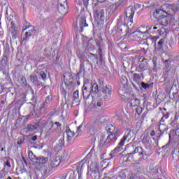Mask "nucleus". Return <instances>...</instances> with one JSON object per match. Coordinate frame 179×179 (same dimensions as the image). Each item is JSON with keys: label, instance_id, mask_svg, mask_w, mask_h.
Returning a JSON list of instances; mask_svg holds the SVG:
<instances>
[{"label": "nucleus", "instance_id": "f257e3e1", "mask_svg": "<svg viewBox=\"0 0 179 179\" xmlns=\"http://www.w3.org/2000/svg\"><path fill=\"white\" fill-rule=\"evenodd\" d=\"M134 15H135V8L134 6H129L126 10L124 24H127V26H132V23L134 22Z\"/></svg>", "mask_w": 179, "mask_h": 179}, {"label": "nucleus", "instance_id": "f03ea898", "mask_svg": "<svg viewBox=\"0 0 179 179\" xmlns=\"http://www.w3.org/2000/svg\"><path fill=\"white\" fill-rule=\"evenodd\" d=\"M108 131H110V134L108 136L106 142L108 143V142H115L117 139H118V136H120V130L115 128L114 126L108 128Z\"/></svg>", "mask_w": 179, "mask_h": 179}, {"label": "nucleus", "instance_id": "7ed1b4c3", "mask_svg": "<svg viewBox=\"0 0 179 179\" xmlns=\"http://www.w3.org/2000/svg\"><path fill=\"white\" fill-rule=\"evenodd\" d=\"M97 124H96V122H92L90 125V131L89 134L92 137V141L94 142L96 139H99V136H100V131L97 129Z\"/></svg>", "mask_w": 179, "mask_h": 179}, {"label": "nucleus", "instance_id": "20e7f679", "mask_svg": "<svg viewBox=\"0 0 179 179\" xmlns=\"http://www.w3.org/2000/svg\"><path fill=\"white\" fill-rule=\"evenodd\" d=\"M164 6L166 16H174L179 9L178 5L166 4Z\"/></svg>", "mask_w": 179, "mask_h": 179}, {"label": "nucleus", "instance_id": "39448f33", "mask_svg": "<svg viewBox=\"0 0 179 179\" xmlns=\"http://www.w3.org/2000/svg\"><path fill=\"white\" fill-rule=\"evenodd\" d=\"M90 170L91 171V176H92L94 179H100V171L99 170V166H97V164H91L90 166Z\"/></svg>", "mask_w": 179, "mask_h": 179}, {"label": "nucleus", "instance_id": "423d86ee", "mask_svg": "<svg viewBox=\"0 0 179 179\" xmlns=\"http://www.w3.org/2000/svg\"><path fill=\"white\" fill-rule=\"evenodd\" d=\"M94 17L96 22H103L104 20V10H96L94 13Z\"/></svg>", "mask_w": 179, "mask_h": 179}, {"label": "nucleus", "instance_id": "0eeeda50", "mask_svg": "<svg viewBox=\"0 0 179 179\" xmlns=\"http://www.w3.org/2000/svg\"><path fill=\"white\" fill-rule=\"evenodd\" d=\"M166 11L163 10L162 9H157L153 13V16L155 17V19H162V17H167V15H166Z\"/></svg>", "mask_w": 179, "mask_h": 179}, {"label": "nucleus", "instance_id": "6e6552de", "mask_svg": "<svg viewBox=\"0 0 179 179\" xmlns=\"http://www.w3.org/2000/svg\"><path fill=\"white\" fill-rule=\"evenodd\" d=\"M103 104V102L100 99V98H92V103H90V108H97V107H101V105Z\"/></svg>", "mask_w": 179, "mask_h": 179}, {"label": "nucleus", "instance_id": "1a4fd4ad", "mask_svg": "<svg viewBox=\"0 0 179 179\" xmlns=\"http://www.w3.org/2000/svg\"><path fill=\"white\" fill-rule=\"evenodd\" d=\"M58 11L60 15H66L68 13V3H58Z\"/></svg>", "mask_w": 179, "mask_h": 179}, {"label": "nucleus", "instance_id": "9d476101", "mask_svg": "<svg viewBox=\"0 0 179 179\" xmlns=\"http://www.w3.org/2000/svg\"><path fill=\"white\" fill-rule=\"evenodd\" d=\"M135 136V134H134L131 131H127L125 132L123 138L121 139L122 141H123L124 143L125 142H129L132 138Z\"/></svg>", "mask_w": 179, "mask_h": 179}, {"label": "nucleus", "instance_id": "9b49d317", "mask_svg": "<svg viewBox=\"0 0 179 179\" xmlns=\"http://www.w3.org/2000/svg\"><path fill=\"white\" fill-rule=\"evenodd\" d=\"M125 145V143L120 141V143L117 145V146L110 152V156L113 157L117 153L119 152H121V150L122 149V147Z\"/></svg>", "mask_w": 179, "mask_h": 179}, {"label": "nucleus", "instance_id": "f8f14e48", "mask_svg": "<svg viewBox=\"0 0 179 179\" xmlns=\"http://www.w3.org/2000/svg\"><path fill=\"white\" fill-rule=\"evenodd\" d=\"M90 88L91 94H92V96H96V94H97L100 91V90L99 89V85L96 83L91 85Z\"/></svg>", "mask_w": 179, "mask_h": 179}, {"label": "nucleus", "instance_id": "ddd939ff", "mask_svg": "<svg viewBox=\"0 0 179 179\" xmlns=\"http://www.w3.org/2000/svg\"><path fill=\"white\" fill-rule=\"evenodd\" d=\"M102 92L103 93V94H105L104 99H108V97H110V96H111V87L106 85L103 88Z\"/></svg>", "mask_w": 179, "mask_h": 179}, {"label": "nucleus", "instance_id": "4468645a", "mask_svg": "<svg viewBox=\"0 0 179 179\" xmlns=\"http://www.w3.org/2000/svg\"><path fill=\"white\" fill-rule=\"evenodd\" d=\"M142 28H139L138 32L142 33V34H145V33H149L150 30H159L160 29V27H153L152 25L148 26L147 29L145 31H142Z\"/></svg>", "mask_w": 179, "mask_h": 179}, {"label": "nucleus", "instance_id": "2eb2a0df", "mask_svg": "<svg viewBox=\"0 0 179 179\" xmlns=\"http://www.w3.org/2000/svg\"><path fill=\"white\" fill-rule=\"evenodd\" d=\"M134 155H137L138 156H146V152L143 151V148L142 147H137L134 149Z\"/></svg>", "mask_w": 179, "mask_h": 179}, {"label": "nucleus", "instance_id": "dca6fc26", "mask_svg": "<svg viewBox=\"0 0 179 179\" xmlns=\"http://www.w3.org/2000/svg\"><path fill=\"white\" fill-rule=\"evenodd\" d=\"M27 29V32L25 33L26 37H30V36H33L34 33H36V29L33 26H29Z\"/></svg>", "mask_w": 179, "mask_h": 179}, {"label": "nucleus", "instance_id": "f3484780", "mask_svg": "<svg viewBox=\"0 0 179 179\" xmlns=\"http://www.w3.org/2000/svg\"><path fill=\"white\" fill-rule=\"evenodd\" d=\"M60 164H61V160H59V159L58 158H56L52 161H51L50 164V167H51L52 169H54L55 167H58V166H59Z\"/></svg>", "mask_w": 179, "mask_h": 179}, {"label": "nucleus", "instance_id": "a211bd4d", "mask_svg": "<svg viewBox=\"0 0 179 179\" xmlns=\"http://www.w3.org/2000/svg\"><path fill=\"white\" fill-rule=\"evenodd\" d=\"M87 89H90V87H83V96L84 99H87V97H89V96H90V94H92L90 90L88 91Z\"/></svg>", "mask_w": 179, "mask_h": 179}, {"label": "nucleus", "instance_id": "6ab92c4d", "mask_svg": "<svg viewBox=\"0 0 179 179\" xmlns=\"http://www.w3.org/2000/svg\"><path fill=\"white\" fill-rule=\"evenodd\" d=\"M128 3V0H118L115 3V8H122V6H125Z\"/></svg>", "mask_w": 179, "mask_h": 179}, {"label": "nucleus", "instance_id": "aec40b11", "mask_svg": "<svg viewBox=\"0 0 179 179\" xmlns=\"http://www.w3.org/2000/svg\"><path fill=\"white\" fill-rule=\"evenodd\" d=\"M67 135V141L68 142H71L72 141L73 136H75V133L71 131V129H67L66 131Z\"/></svg>", "mask_w": 179, "mask_h": 179}, {"label": "nucleus", "instance_id": "412c9836", "mask_svg": "<svg viewBox=\"0 0 179 179\" xmlns=\"http://www.w3.org/2000/svg\"><path fill=\"white\" fill-rule=\"evenodd\" d=\"M89 24L86 23V18L83 17L80 21V27L81 29V31H83V27H87Z\"/></svg>", "mask_w": 179, "mask_h": 179}, {"label": "nucleus", "instance_id": "4be33fe9", "mask_svg": "<svg viewBox=\"0 0 179 179\" xmlns=\"http://www.w3.org/2000/svg\"><path fill=\"white\" fill-rule=\"evenodd\" d=\"M127 156V159L126 162H136V158H135L136 157V155L134 154V152H131Z\"/></svg>", "mask_w": 179, "mask_h": 179}, {"label": "nucleus", "instance_id": "5701e85b", "mask_svg": "<svg viewBox=\"0 0 179 179\" xmlns=\"http://www.w3.org/2000/svg\"><path fill=\"white\" fill-rule=\"evenodd\" d=\"M37 163L39 164H45L47 162H48V158L45 157H40L39 158H36Z\"/></svg>", "mask_w": 179, "mask_h": 179}, {"label": "nucleus", "instance_id": "b1692460", "mask_svg": "<svg viewBox=\"0 0 179 179\" xmlns=\"http://www.w3.org/2000/svg\"><path fill=\"white\" fill-rule=\"evenodd\" d=\"M141 104V101L138 99L134 98L131 100V105L132 107H137Z\"/></svg>", "mask_w": 179, "mask_h": 179}, {"label": "nucleus", "instance_id": "393cba45", "mask_svg": "<svg viewBox=\"0 0 179 179\" xmlns=\"http://www.w3.org/2000/svg\"><path fill=\"white\" fill-rule=\"evenodd\" d=\"M30 80L31 83H34L35 85L36 83H38V78L37 77V75H36L35 73L31 74L30 76Z\"/></svg>", "mask_w": 179, "mask_h": 179}, {"label": "nucleus", "instance_id": "a878e982", "mask_svg": "<svg viewBox=\"0 0 179 179\" xmlns=\"http://www.w3.org/2000/svg\"><path fill=\"white\" fill-rule=\"evenodd\" d=\"M10 33L12 35L13 38H16V35L17 34V31H16V27H11L10 29Z\"/></svg>", "mask_w": 179, "mask_h": 179}, {"label": "nucleus", "instance_id": "bb28decb", "mask_svg": "<svg viewBox=\"0 0 179 179\" xmlns=\"http://www.w3.org/2000/svg\"><path fill=\"white\" fill-rule=\"evenodd\" d=\"M159 22L162 24V26H167L169 24V21L167 20V17H162V18H159Z\"/></svg>", "mask_w": 179, "mask_h": 179}, {"label": "nucleus", "instance_id": "cd10ccee", "mask_svg": "<svg viewBox=\"0 0 179 179\" xmlns=\"http://www.w3.org/2000/svg\"><path fill=\"white\" fill-rule=\"evenodd\" d=\"M164 43H166V39L164 38H161L157 44H158V48L159 50H163V45H164Z\"/></svg>", "mask_w": 179, "mask_h": 179}, {"label": "nucleus", "instance_id": "c85d7f7f", "mask_svg": "<svg viewBox=\"0 0 179 179\" xmlns=\"http://www.w3.org/2000/svg\"><path fill=\"white\" fill-rule=\"evenodd\" d=\"M65 143V140L64 138V136L60 137L59 140V143L57 144V146L60 148L62 149V148L64 147V145Z\"/></svg>", "mask_w": 179, "mask_h": 179}, {"label": "nucleus", "instance_id": "c756f323", "mask_svg": "<svg viewBox=\"0 0 179 179\" xmlns=\"http://www.w3.org/2000/svg\"><path fill=\"white\" fill-rule=\"evenodd\" d=\"M84 167H85V164H83V162H81L77 166V170H78V174L82 173V171H83Z\"/></svg>", "mask_w": 179, "mask_h": 179}, {"label": "nucleus", "instance_id": "7c9ffc66", "mask_svg": "<svg viewBox=\"0 0 179 179\" xmlns=\"http://www.w3.org/2000/svg\"><path fill=\"white\" fill-rule=\"evenodd\" d=\"M28 156H29L30 160H31L32 162H34V160L37 159V157H36V155H34V154H33V151H31V150L29 151Z\"/></svg>", "mask_w": 179, "mask_h": 179}, {"label": "nucleus", "instance_id": "2f4dec72", "mask_svg": "<svg viewBox=\"0 0 179 179\" xmlns=\"http://www.w3.org/2000/svg\"><path fill=\"white\" fill-rule=\"evenodd\" d=\"M157 31L158 34H159V36H163V34L166 33V28L163 27H159V29L157 30Z\"/></svg>", "mask_w": 179, "mask_h": 179}, {"label": "nucleus", "instance_id": "473e14b6", "mask_svg": "<svg viewBox=\"0 0 179 179\" xmlns=\"http://www.w3.org/2000/svg\"><path fill=\"white\" fill-rule=\"evenodd\" d=\"M29 128L31 129H38V128H40V124H38V123H34L30 125Z\"/></svg>", "mask_w": 179, "mask_h": 179}, {"label": "nucleus", "instance_id": "72a5a7b5", "mask_svg": "<svg viewBox=\"0 0 179 179\" xmlns=\"http://www.w3.org/2000/svg\"><path fill=\"white\" fill-rule=\"evenodd\" d=\"M142 142L144 143V145L148 144V142H149V140L148 139V134H144L143 137L142 138Z\"/></svg>", "mask_w": 179, "mask_h": 179}, {"label": "nucleus", "instance_id": "f704fd0d", "mask_svg": "<svg viewBox=\"0 0 179 179\" xmlns=\"http://www.w3.org/2000/svg\"><path fill=\"white\" fill-rule=\"evenodd\" d=\"M141 76H140V74L138 73H134V80L135 82H138V80H140Z\"/></svg>", "mask_w": 179, "mask_h": 179}, {"label": "nucleus", "instance_id": "c9c22d12", "mask_svg": "<svg viewBox=\"0 0 179 179\" xmlns=\"http://www.w3.org/2000/svg\"><path fill=\"white\" fill-rule=\"evenodd\" d=\"M164 64L165 65V66L169 69L170 68V65H171V62L169 59H166L164 62Z\"/></svg>", "mask_w": 179, "mask_h": 179}, {"label": "nucleus", "instance_id": "e433bc0d", "mask_svg": "<svg viewBox=\"0 0 179 179\" xmlns=\"http://www.w3.org/2000/svg\"><path fill=\"white\" fill-rule=\"evenodd\" d=\"M40 76L43 79V80H45V79H47V74H45L44 71L40 72Z\"/></svg>", "mask_w": 179, "mask_h": 179}, {"label": "nucleus", "instance_id": "4c0bfd02", "mask_svg": "<svg viewBox=\"0 0 179 179\" xmlns=\"http://www.w3.org/2000/svg\"><path fill=\"white\" fill-rule=\"evenodd\" d=\"M92 84L89 83V80H85L83 87H90Z\"/></svg>", "mask_w": 179, "mask_h": 179}, {"label": "nucleus", "instance_id": "58836bf2", "mask_svg": "<svg viewBox=\"0 0 179 179\" xmlns=\"http://www.w3.org/2000/svg\"><path fill=\"white\" fill-rule=\"evenodd\" d=\"M141 87H143V89H149V87H150L149 85V84H146L143 82L141 83Z\"/></svg>", "mask_w": 179, "mask_h": 179}, {"label": "nucleus", "instance_id": "ea45409f", "mask_svg": "<svg viewBox=\"0 0 179 179\" xmlns=\"http://www.w3.org/2000/svg\"><path fill=\"white\" fill-rule=\"evenodd\" d=\"M142 111H143V110H142V108H141V107H138V108H136V113H137V114H138V115H141V114H142Z\"/></svg>", "mask_w": 179, "mask_h": 179}, {"label": "nucleus", "instance_id": "a19ab883", "mask_svg": "<svg viewBox=\"0 0 179 179\" xmlns=\"http://www.w3.org/2000/svg\"><path fill=\"white\" fill-rule=\"evenodd\" d=\"M127 30L126 31V36L129 37V36H131V29H129V26L127 25Z\"/></svg>", "mask_w": 179, "mask_h": 179}, {"label": "nucleus", "instance_id": "79ce46f5", "mask_svg": "<svg viewBox=\"0 0 179 179\" xmlns=\"http://www.w3.org/2000/svg\"><path fill=\"white\" fill-rule=\"evenodd\" d=\"M90 57H91V58H92V59H97V56L96 55H95L94 54H90Z\"/></svg>", "mask_w": 179, "mask_h": 179}, {"label": "nucleus", "instance_id": "37998d69", "mask_svg": "<svg viewBox=\"0 0 179 179\" xmlns=\"http://www.w3.org/2000/svg\"><path fill=\"white\" fill-rule=\"evenodd\" d=\"M58 3H66V0H57Z\"/></svg>", "mask_w": 179, "mask_h": 179}, {"label": "nucleus", "instance_id": "c03bdc74", "mask_svg": "<svg viewBox=\"0 0 179 179\" xmlns=\"http://www.w3.org/2000/svg\"><path fill=\"white\" fill-rule=\"evenodd\" d=\"M174 87H176V89L177 90V83H173L171 90H173L174 89Z\"/></svg>", "mask_w": 179, "mask_h": 179}, {"label": "nucleus", "instance_id": "a18cd8bd", "mask_svg": "<svg viewBox=\"0 0 179 179\" xmlns=\"http://www.w3.org/2000/svg\"><path fill=\"white\" fill-rule=\"evenodd\" d=\"M5 166H6L7 167H8L9 169H10V162H7L5 164Z\"/></svg>", "mask_w": 179, "mask_h": 179}, {"label": "nucleus", "instance_id": "49530a36", "mask_svg": "<svg viewBox=\"0 0 179 179\" xmlns=\"http://www.w3.org/2000/svg\"><path fill=\"white\" fill-rule=\"evenodd\" d=\"M150 136H155V135H156V133L155 132V131H152L150 134Z\"/></svg>", "mask_w": 179, "mask_h": 179}, {"label": "nucleus", "instance_id": "de8ad7c7", "mask_svg": "<svg viewBox=\"0 0 179 179\" xmlns=\"http://www.w3.org/2000/svg\"><path fill=\"white\" fill-rule=\"evenodd\" d=\"M32 141H33L34 142H35V141H37V136H34L32 137Z\"/></svg>", "mask_w": 179, "mask_h": 179}, {"label": "nucleus", "instance_id": "09e8293b", "mask_svg": "<svg viewBox=\"0 0 179 179\" xmlns=\"http://www.w3.org/2000/svg\"><path fill=\"white\" fill-rule=\"evenodd\" d=\"M176 136H179V129H177L176 131Z\"/></svg>", "mask_w": 179, "mask_h": 179}, {"label": "nucleus", "instance_id": "8fccbe9b", "mask_svg": "<svg viewBox=\"0 0 179 179\" xmlns=\"http://www.w3.org/2000/svg\"><path fill=\"white\" fill-rule=\"evenodd\" d=\"M140 68H141V69H143L144 66L141 64H140Z\"/></svg>", "mask_w": 179, "mask_h": 179}, {"label": "nucleus", "instance_id": "3c124183", "mask_svg": "<svg viewBox=\"0 0 179 179\" xmlns=\"http://www.w3.org/2000/svg\"><path fill=\"white\" fill-rule=\"evenodd\" d=\"M97 1H98V2L103 3V2H104L106 0H97Z\"/></svg>", "mask_w": 179, "mask_h": 179}, {"label": "nucleus", "instance_id": "603ef678", "mask_svg": "<svg viewBox=\"0 0 179 179\" xmlns=\"http://www.w3.org/2000/svg\"><path fill=\"white\" fill-rule=\"evenodd\" d=\"M55 124L57 125V127H59V125H61V124H59V122H55Z\"/></svg>", "mask_w": 179, "mask_h": 179}, {"label": "nucleus", "instance_id": "864d4df0", "mask_svg": "<svg viewBox=\"0 0 179 179\" xmlns=\"http://www.w3.org/2000/svg\"><path fill=\"white\" fill-rule=\"evenodd\" d=\"M49 100H50V97L48 96V97L46 98V101H49Z\"/></svg>", "mask_w": 179, "mask_h": 179}, {"label": "nucleus", "instance_id": "5fc2aeb1", "mask_svg": "<svg viewBox=\"0 0 179 179\" xmlns=\"http://www.w3.org/2000/svg\"><path fill=\"white\" fill-rule=\"evenodd\" d=\"M22 143V141H17V145H20Z\"/></svg>", "mask_w": 179, "mask_h": 179}, {"label": "nucleus", "instance_id": "6e6d98bb", "mask_svg": "<svg viewBox=\"0 0 179 179\" xmlns=\"http://www.w3.org/2000/svg\"><path fill=\"white\" fill-rule=\"evenodd\" d=\"M80 128H82V126H79L78 128H77V129H80Z\"/></svg>", "mask_w": 179, "mask_h": 179}, {"label": "nucleus", "instance_id": "4d7b16f0", "mask_svg": "<svg viewBox=\"0 0 179 179\" xmlns=\"http://www.w3.org/2000/svg\"><path fill=\"white\" fill-rule=\"evenodd\" d=\"M127 82H124V83H122V85H127Z\"/></svg>", "mask_w": 179, "mask_h": 179}, {"label": "nucleus", "instance_id": "13d9d810", "mask_svg": "<svg viewBox=\"0 0 179 179\" xmlns=\"http://www.w3.org/2000/svg\"><path fill=\"white\" fill-rule=\"evenodd\" d=\"M87 1H89V0H84V3H85V2H87Z\"/></svg>", "mask_w": 179, "mask_h": 179}, {"label": "nucleus", "instance_id": "bf43d9fd", "mask_svg": "<svg viewBox=\"0 0 179 179\" xmlns=\"http://www.w3.org/2000/svg\"><path fill=\"white\" fill-rule=\"evenodd\" d=\"M4 149L3 148H1V152H3Z\"/></svg>", "mask_w": 179, "mask_h": 179}, {"label": "nucleus", "instance_id": "052dcab7", "mask_svg": "<svg viewBox=\"0 0 179 179\" xmlns=\"http://www.w3.org/2000/svg\"><path fill=\"white\" fill-rule=\"evenodd\" d=\"M7 179H12L10 177H8Z\"/></svg>", "mask_w": 179, "mask_h": 179}, {"label": "nucleus", "instance_id": "680f3d73", "mask_svg": "<svg viewBox=\"0 0 179 179\" xmlns=\"http://www.w3.org/2000/svg\"><path fill=\"white\" fill-rule=\"evenodd\" d=\"M155 33H157V31H155V32H153V34H155Z\"/></svg>", "mask_w": 179, "mask_h": 179}, {"label": "nucleus", "instance_id": "e2e57ef3", "mask_svg": "<svg viewBox=\"0 0 179 179\" xmlns=\"http://www.w3.org/2000/svg\"><path fill=\"white\" fill-rule=\"evenodd\" d=\"M24 163H27V162H26V159H24Z\"/></svg>", "mask_w": 179, "mask_h": 179}, {"label": "nucleus", "instance_id": "0e129e2a", "mask_svg": "<svg viewBox=\"0 0 179 179\" xmlns=\"http://www.w3.org/2000/svg\"><path fill=\"white\" fill-rule=\"evenodd\" d=\"M111 1H114V0H111Z\"/></svg>", "mask_w": 179, "mask_h": 179}]
</instances>
